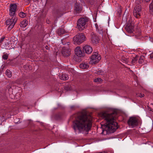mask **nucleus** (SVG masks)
Here are the masks:
<instances>
[{
  "label": "nucleus",
  "instance_id": "9",
  "mask_svg": "<svg viewBox=\"0 0 153 153\" xmlns=\"http://www.w3.org/2000/svg\"><path fill=\"white\" fill-rule=\"evenodd\" d=\"M128 123L129 126L134 127L138 125L137 120L134 117H130L128 121Z\"/></svg>",
  "mask_w": 153,
  "mask_h": 153
},
{
  "label": "nucleus",
  "instance_id": "28",
  "mask_svg": "<svg viewBox=\"0 0 153 153\" xmlns=\"http://www.w3.org/2000/svg\"><path fill=\"white\" fill-rule=\"evenodd\" d=\"M137 96L140 97H143L144 96V94L141 93H138L137 94Z\"/></svg>",
  "mask_w": 153,
  "mask_h": 153
},
{
  "label": "nucleus",
  "instance_id": "27",
  "mask_svg": "<svg viewBox=\"0 0 153 153\" xmlns=\"http://www.w3.org/2000/svg\"><path fill=\"white\" fill-rule=\"evenodd\" d=\"M102 81V79L100 78L95 79L94 80V81L95 82H100Z\"/></svg>",
  "mask_w": 153,
  "mask_h": 153
},
{
  "label": "nucleus",
  "instance_id": "17",
  "mask_svg": "<svg viewBox=\"0 0 153 153\" xmlns=\"http://www.w3.org/2000/svg\"><path fill=\"white\" fill-rule=\"evenodd\" d=\"M57 33L59 35H61L67 33V32L64 29L59 28L57 30Z\"/></svg>",
  "mask_w": 153,
  "mask_h": 153
},
{
  "label": "nucleus",
  "instance_id": "21",
  "mask_svg": "<svg viewBox=\"0 0 153 153\" xmlns=\"http://www.w3.org/2000/svg\"><path fill=\"white\" fill-rule=\"evenodd\" d=\"M149 9L151 13L153 15V0L149 5Z\"/></svg>",
  "mask_w": 153,
  "mask_h": 153
},
{
  "label": "nucleus",
  "instance_id": "2",
  "mask_svg": "<svg viewBox=\"0 0 153 153\" xmlns=\"http://www.w3.org/2000/svg\"><path fill=\"white\" fill-rule=\"evenodd\" d=\"M116 115V113L111 114L104 113L102 114V117L104 120L101 123V125L106 131L114 132L118 128L117 123L115 121Z\"/></svg>",
  "mask_w": 153,
  "mask_h": 153
},
{
  "label": "nucleus",
  "instance_id": "33",
  "mask_svg": "<svg viewBox=\"0 0 153 153\" xmlns=\"http://www.w3.org/2000/svg\"><path fill=\"white\" fill-rule=\"evenodd\" d=\"M6 48V47H5V46L4 47H3L2 48Z\"/></svg>",
  "mask_w": 153,
  "mask_h": 153
},
{
  "label": "nucleus",
  "instance_id": "23",
  "mask_svg": "<svg viewBox=\"0 0 153 153\" xmlns=\"http://www.w3.org/2000/svg\"><path fill=\"white\" fill-rule=\"evenodd\" d=\"M144 57L143 56H141L140 57L139 60L138 62L139 64H142L144 61Z\"/></svg>",
  "mask_w": 153,
  "mask_h": 153
},
{
  "label": "nucleus",
  "instance_id": "11",
  "mask_svg": "<svg viewBox=\"0 0 153 153\" xmlns=\"http://www.w3.org/2000/svg\"><path fill=\"white\" fill-rule=\"evenodd\" d=\"M91 39L92 42L94 44L98 43L100 40L99 37L94 33H91Z\"/></svg>",
  "mask_w": 153,
  "mask_h": 153
},
{
  "label": "nucleus",
  "instance_id": "14",
  "mask_svg": "<svg viewBox=\"0 0 153 153\" xmlns=\"http://www.w3.org/2000/svg\"><path fill=\"white\" fill-rule=\"evenodd\" d=\"M75 52L76 55L79 57H81L84 55V54L82 53L81 48L79 47H77L76 48Z\"/></svg>",
  "mask_w": 153,
  "mask_h": 153
},
{
  "label": "nucleus",
  "instance_id": "6",
  "mask_svg": "<svg viewBox=\"0 0 153 153\" xmlns=\"http://www.w3.org/2000/svg\"><path fill=\"white\" fill-rule=\"evenodd\" d=\"M88 21V19L86 18L79 19L77 22V27L79 30H83L85 28L86 24Z\"/></svg>",
  "mask_w": 153,
  "mask_h": 153
},
{
  "label": "nucleus",
  "instance_id": "35",
  "mask_svg": "<svg viewBox=\"0 0 153 153\" xmlns=\"http://www.w3.org/2000/svg\"><path fill=\"white\" fill-rule=\"evenodd\" d=\"M36 0H33V1H34V2H35V1H36Z\"/></svg>",
  "mask_w": 153,
  "mask_h": 153
},
{
  "label": "nucleus",
  "instance_id": "22",
  "mask_svg": "<svg viewBox=\"0 0 153 153\" xmlns=\"http://www.w3.org/2000/svg\"><path fill=\"white\" fill-rule=\"evenodd\" d=\"M5 74L8 77H10L12 76V74L11 71L8 70L6 71Z\"/></svg>",
  "mask_w": 153,
  "mask_h": 153
},
{
  "label": "nucleus",
  "instance_id": "31",
  "mask_svg": "<svg viewBox=\"0 0 153 153\" xmlns=\"http://www.w3.org/2000/svg\"><path fill=\"white\" fill-rule=\"evenodd\" d=\"M75 108V106H71V108L72 109H74V108Z\"/></svg>",
  "mask_w": 153,
  "mask_h": 153
},
{
  "label": "nucleus",
  "instance_id": "7",
  "mask_svg": "<svg viewBox=\"0 0 153 153\" xmlns=\"http://www.w3.org/2000/svg\"><path fill=\"white\" fill-rule=\"evenodd\" d=\"M101 58L100 55L98 53L94 52L90 57V62L91 64H95L99 62Z\"/></svg>",
  "mask_w": 153,
  "mask_h": 153
},
{
  "label": "nucleus",
  "instance_id": "20",
  "mask_svg": "<svg viewBox=\"0 0 153 153\" xmlns=\"http://www.w3.org/2000/svg\"><path fill=\"white\" fill-rule=\"evenodd\" d=\"M59 78L61 80H66L68 79V77L67 75L63 74L59 76Z\"/></svg>",
  "mask_w": 153,
  "mask_h": 153
},
{
  "label": "nucleus",
  "instance_id": "4",
  "mask_svg": "<svg viewBox=\"0 0 153 153\" xmlns=\"http://www.w3.org/2000/svg\"><path fill=\"white\" fill-rule=\"evenodd\" d=\"M140 2L141 1H136V5L135 6L133 11L134 16L137 18H140L141 16L142 6L140 4Z\"/></svg>",
  "mask_w": 153,
  "mask_h": 153
},
{
  "label": "nucleus",
  "instance_id": "15",
  "mask_svg": "<svg viewBox=\"0 0 153 153\" xmlns=\"http://www.w3.org/2000/svg\"><path fill=\"white\" fill-rule=\"evenodd\" d=\"M62 53L64 57L69 56L70 54V51L68 48L65 47L63 48L62 51Z\"/></svg>",
  "mask_w": 153,
  "mask_h": 153
},
{
  "label": "nucleus",
  "instance_id": "5",
  "mask_svg": "<svg viewBox=\"0 0 153 153\" xmlns=\"http://www.w3.org/2000/svg\"><path fill=\"white\" fill-rule=\"evenodd\" d=\"M10 17L11 18L7 19L5 22L6 25H9L8 27V30H10L12 29L17 20V19L16 16Z\"/></svg>",
  "mask_w": 153,
  "mask_h": 153
},
{
  "label": "nucleus",
  "instance_id": "3",
  "mask_svg": "<svg viewBox=\"0 0 153 153\" xmlns=\"http://www.w3.org/2000/svg\"><path fill=\"white\" fill-rule=\"evenodd\" d=\"M86 40V38L83 33H81L75 36L73 38V42L76 45H79Z\"/></svg>",
  "mask_w": 153,
  "mask_h": 153
},
{
  "label": "nucleus",
  "instance_id": "18",
  "mask_svg": "<svg viewBox=\"0 0 153 153\" xmlns=\"http://www.w3.org/2000/svg\"><path fill=\"white\" fill-rule=\"evenodd\" d=\"M27 24L28 21L27 20H25L21 22L20 25V26L21 27L24 28L27 25Z\"/></svg>",
  "mask_w": 153,
  "mask_h": 153
},
{
  "label": "nucleus",
  "instance_id": "12",
  "mask_svg": "<svg viewBox=\"0 0 153 153\" xmlns=\"http://www.w3.org/2000/svg\"><path fill=\"white\" fill-rule=\"evenodd\" d=\"M83 51L88 54H90L93 51L92 47L88 45H86L83 47Z\"/></svg>",
  "mask_w": 153,
  "mask_h": 153
},
{
  "label": "nucleus",
  "instance_id": "34",
  "mask_svg": "<svg viewBox=\"0 0 153 153\" xmlns=\"http://www.w3.org/2000/svg\"><path fill=\"white\" fill-rule=\"evenodd\" d=\"M31 0H28V1L30 2L31 1Z\"/></svg>",
  "mask_w": 153,
  "mask_h": 153
},
{
  "label": "nucleus",
  "instance_id": "10",
  "mask_svg": "<svg viewBox=\"0 0 153 153\" xmlns=\"http://www.w3.org/2000/svg\"><path fill=\"white\" fill-rule=\"evenodd\" d=\"M17 7L16 4H10V9L9 10V14L10 16H16L15 15L16 10Z\"/></svg>",
  "mask_w": 153,
  "mask_h": 153
},
{
  "label": "nucleus",
  "instance_id": "32",
  "mask_svg": "<svg viewBox=\"0 0 153 153\" xmlns=\"http://www.w3.org/2000/svg\"><path fill=\"white\" fill-rule=\"evenodd\" d=\"M143 1H146V2H148L150 0H143Z\"/></svg>",
  "mask_w": 153,
  "mask_h": 153
},
{
  "label": "nucleus",
  "instance_id": "29",
  "mask_svg": "<svg viewBox=\"0 0 153 153\" xmlns=\"http://www.w3.org/2000/svg\"><path fill=\"white\" fill-rule=\"evenodd\" d=\"M4 39V37H2L0 39V43H2Z\"/></svg>",
  "mask_w": 153,
  "mask_h": 153
},
{
  "label": "nucleus",
  "instance_id": "8",
  "mask_svg": "<svg viewBox=\"0 0 153 153\" xmlns=\"http://www.w3.org/2000/svg\"><path fill=\"white\" fill-rule=\"evenodd\" d=\"M134 23L133 21H130L129 20L125 27L126 31L128 33H131L134 31Z\"/></svg>",
  "mask_w": 153,
  "mask_h": 153
},
{
  "label": "nucleus",
  "instance_id": "30",
  "mask_svg": "<svg viewBox=\"0 0 153 153\" xmlns=\"http://www.w3.org/2000/svg\"><path fill=\"white\" fill-rule=\"evenodd\" d=\"M150 58L152 60H153V53L150 54Z\"/></svg>",
  "mask_w": 153,
  "mask_h": 153
},
{
  "label": "nucleus",
  "instance_id": "26",
  "mask_svg": "<svg viewBox=\"0 0 153 153\" xmlns=\"http://www.w3.org/2000/svg\"><path fill=\"white\" fill-rule=\"evenodd\" d=\"M2 59L5 60H6L8 58V55L7 54H4L2 56Z\"/></svg>",
  "mask_w": 153,
  "mask_h": 153
},
{
  "label": "nucleus",
  "instance_id": "1",
  "mask_svg": "<svg viewBox=\"0 0 153 153\" xmlns=\"http://www.w3.org/2000/svg\"><path fill=\"white\" fill-rule=\"evenodd\" d=\"M92 120L91 116L85 113H81L73 122V125L74 129L75 131L78 130L79 131H88L91 127Z\"/></svg>",
  "mask_w": 153,
  "mask_h": 153
},
{
  "label": "nucleus",
  "instance_id": "24",
  "mask_svg": "<svg viewBox=\"0 0 153 153\" xmlns=\"http://www.w3.org/2000/svg\"><path fill=\"white\" fill-rule=\"evenodd\" d=\"M138 60V58L137 57H136L132 59L131 62L132 64H136L137 62V61Z\"/></svg>",
  "mask_w": 153,
  "mask_h": 153
},
{
  "label": "nucleus",
  "instance_id": "13",
  "mask_svg": "<svg viewBox=\"0 0 153 153\" xmlns=\"http://www.w3.org/2000/svg\"><path fill=\"white\" fill-rule=\"evenodd\" d=\"M82 5L76 2L74 5V11L76 13H79L82 11Z\"/></svg>",
  "mask_w": 153,
  "mask_h": 153
},
{
  "label": "nucleus",
  "instance_id": "16",
  "mask_svg": "<svg viewBox=\"0 0 153 153\" xmlns=\"http://www.w3.org/2000/svg\"><path fill=\"white\" fill-rule=\"evenodd\" d=\"M89 66L87 62H83L79 65L80 68L82 69H85L88 68Z\"/></svg>",
  "mask_w": 153,
  "mask_h": 153
},
{
  "label": "nucleus",
  "instance_id": "25",
  "mask_svg": "<svg viewBox=\"0 0 153 153\" xmlns=\"http://www.w3.org/2000/svg\"><path fill=\"white\" fill-rule=\"evenodd\" d=\"M19 16L21 18H24L26 16V14L24 13L21 12L19 13Z\"/></svg>",
  "mask_w": 153,
  "mask_h": 153
},
{
  "label": "nucleus",
  "instance_id": "19",
  "mask_svg": "<svg viewBox=\"0 0 153 153\" xmlns=\"http://www.w3.org/2000/svg\"><path fill=\"white\" fill-rule=\"evenodd\" d=\"M95 25L97 30L98 32L100 33V34H101L102 36H103V34L102 29L100 27V28H99L97 24H95Z\"/></svg>",
  "mask_w": 153,
  "mask_h": 153
}]
</instances>
